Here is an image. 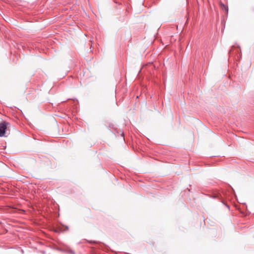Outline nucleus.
<instances>
[{
    "label": "nucleus",
    "instance_id": "nucleus-1",
    "mask_svg": "<svg viewBox=\"0 0 254 254\" xmlns=\"http://www.w3.org/2000/svg\"><path fill=\"white\" fill-rule=\"evenodd\" d=\"M9 125V124L7 122H4L0 124V136L2 137L4 136L5 130L7 128V126Z\"/></svg>",
    "mask_w": 254,
    "mask_h": 254
},
{
    "label": "nucleus",
    "instance_id": "nucleus-2",
    "mask_svg": "<svg viewBox=\"0 0 254 254\" xmlns=\"http://www.w3.org/2000/svg\"><path fill=\"white\" fill-rule=\"evenodd\" d=\"M220 6L225 11H226L227 12H228V6H227L226 5H225L223 3H221L220 4Z\"/></svg>",
    "mask_w": 254,
    "mask_h": 254
},
{
    "label": "nucleus",
    "instance_id": "nucleus-3",
    "mask_svg": "<svg viewBox=\"0 0 254 254\" xmlns=\"http://www.w3.org/2000/svg\"><path fill=\"white\" fill-rule=\"evenodd\" d=\"M70 253L72 254H75L72 251H70Z\"/></svg>",
    "mask_w": 254,
    "mask_h": 254
}]
</instances>
